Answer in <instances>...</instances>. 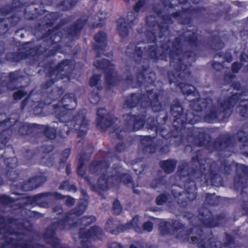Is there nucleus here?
Listing matches in <instances>:
<instances>
[{"label":"nucleus","instance_id":"f257e3e1","mask_svg":"<svg viewBox=\"0 0 248 248\" xmlns=\"http://www.w3.org/2000/svg\"><path fill=\"white\" fill-rule=\"evenodd\" d=\"M238 98L237 94H233L225 99L220 98L215 104L210 98H199L193 100L191 105L193 109L198 112L204 109L205 113L203 119L205 122L210 123L216 119L225 117V112L235 105Z\"/></svg>","mask_w":248,"mask_h":248},{"label":"nucleus","instance_id":"f03ea898","mask_svg":"<svg viewBox=\"0 0 248 248\" xmlns=\"http://www.w3.org/2000/svg\"><path fill=\"white\" fill-rule=\"evenodd\" d=\"M191 218L190 222L192 227L189 229V232L182 229L179 232L177 237L193 243L203 241L202 230L198 226L202 224L206 227H214L218 225L216 219H213L210 212L204 207L200 209L198 217L193 216Z\"/></svg>","mask_w":248,"mask_h":248},{"label":"nucleus","instance_id":"7ed1b4c3","mask_svg":"<svg viewBox=\"0 0 248 248\" xmlns=\"http://www.w3.org/2000/svg\"><path fill=\"white\" fill-rule=\"evenodd\" d=\"M88 126V120L85 113L82 112L75 116L72 121L67 122V124L64 125L61 132V134L62 137H65L68 134V129L69 128L78 130V135L82 136L86 133Z\"/></svg>","mask_w":248,"mask_h":248},{"label":"nucleus","instance_id":"20e7f679","mask_svg":"<svg viewBox=\"0 0 248 248\" xmlns=\"http://www.w3.org/2000/svg\"><path fill=\"white\" fill-rule=\"evenodd\" d=\"M180 188L175 186L172 190V193L174 197L176 198L178 203L182 206L186 205V199L189 201L194 200L197 196L196 189L195 186H192L187 188L185 193H181L179 191Z\"/></svg>","mask_w":248,"mask_h":248},{"label":"nucleus","instance_id":"39448f33","mask_svg":"<svg viewBox=\"0 0 248 248\" xmlns=\"http://www.w3.org/2000/svg\"><path fill=\"white\" fill-rule=\"evenodd\" d=\"M61 104L62 105V107L60 106L55 108V113L61 121H64L65 118L68 116L63 113L64 110L74 109L77 103L73 95L66 94L62 99Z\"/></svg>","mask_w":248,"mask_h":248},{"label":"nucleus","instance_id":"423d86ee","mask_svg":"<svg viewBox=\"0 0 248 248\" xmlns=\"http://www.w3.org/2000/svg\"><path fill=\"white\" fill-rule=\"evenodd\" d=\"M144 116L138 115L137 117L129 114L124 115V124L127 131L138 130L141 128L144 124Z\"/></svg>","mask_w":248,"mask_h":248},{"label":"nucleus","instance_id":"0eeeda50","mask_svg":"<svg viewBox=\"0 0 248 248\" xmlns=\"http://www.w3.org/2000/svg\"><path fill=\"white\" fill-rule=\"evenodd\" d=\"M108 165L105 160L101 162L94 161L91 163L89 170L93 174H99L100 173L103 174L104 172L109 174L111 173L112 171L115 173L117 172L115 169L108 168Z\"/></svg>","mask_w":248,"mask_h":248},{"label":"nucleus","instance_id":"6e6552de","mask_svg":"<svg viewBox=\"0 0 248 248\" xmlns=\"http://www.w3.org/2000/svg\"><path fill=\"white\" fill-rule=\"evenodd\" d=\"M46 181V178L42 176L31 178L25 181L22 186L23 191H28L35 189Z\"/></svg>","mask_w":248,"mask_h":248},{"label":"nucleus","instance_id":"1a4fd4ad","mask_svg":"<svg viewBox=\"0 0 248 248\" xmlns=\"http://www.w3.org/2000/svg\"><path fill=\"white\" fill-rule=\"evenodd\" d=\"M115 170L117 171L116 173L113 171L111 173L112 176L114 177V180L112 181L113 184H117L119 182H122L125 185L130 184L133 186V180L129 174L123 172L120 170Z\"/></svg>","mask_w":248,"mask_h":248},{"label":"nucleus","instance_id":"9d476101","mask_svg":"<svg viewBox=\"0 0 248 248\" xmlns=\"http://www.w3.org/2000/svg\"><path fill=\"white\" fill-rule=\"evenodd\" d=\"M189 141H192L198 146H204L207 145L210 141V138L208 135L203 132H195L194 137L188 138Z\"/></svg>","mask_w":248,"mask_h":248},{"label":"nucleus","instance_id":"9b49d317","mask_svg":"<svg viewBox=\"0 0 248 248\" xmlns=\"http://www.w3.org/2000/svg\"><path fill=\"white\" fill-rule=\"evenodd\" d=\"M13 18L16 19L15 22L12 21L9 17H5L3 15H0V35L6 33L10 26L15 25L18 20V18L16 16H14Z\"/></svg>","mask_w":248,"mask_h":248},{"label":"nucleus","instance_id":"f8f14e48","mask_svg":"<svg viewBox=\"0 0 248 248\" xmlns=\"http://www.w3.org/2000/svg\"><path fill=\"white\" fill-rule=\"evenodd\" d=\"M114 180V177L112 176V174L104 172L102 174L98 180L97 186L98 187L103 190H106L108 186V182L110 180V183Z\"/></svg>","mask_w":248,"mask_h":248},{"label":"nucleus","instance_id":"ddd939ff","mask_svg":"<svg viewBox=\"0 0 248 248\" xmlns=\"http://www.w3.org/2000/svg\"><path fill=\"white\" fill-rule=\"evenodd\" d=\"M103 110V109H99L97 110V115L98 117L97 125L99 128L105 130L111 125L112 121L110 119H108L107 116L102 117L101 115V111Z\"/></svg>","mask_w":248,"mask_h":248},{"label":"nucleus","instance_id":"4468645a","mask_svg":"<svg viewBox=\"0 0 248 248\" xmlns=\"http://www.w3.org/2000/svg\"><path fill=\"white\" fill-rule=\"evenodd\" d=\"M87 206V202L85 201L81 202L78 205V206L69 214L67 219H73V216L74 215L76 216H79L81 215L85 210L86 209Z\"/></svg>","mask_w":248,"mask_h":248},{"label":"nucleus","instance_id":"2eb2a0df","mask_svg":"<svg viewBox=\"0 0 248 248\" xmlns=\"http://www.w3.org/2000/svg\"><path fill=\"white\" fill-rule=\"evenodd\" d=\"M117 30L122 37H125L128 35L129 29L124 19L120 18L118 20Z\"/></svg>","mask_w":248,"mask_h":248},{"label":"nucleus","instance_id":"dca6fc26","mask_svg":"<svg viewBox=\"0 0 248 248\" xmlns=\"http://www.w3.org/2000/svg\"><path fill=\"white\" fill-rule=\"evenodd\" d=\"M102 233V230L97 226L91 227L85 233L84 236H82V232H80V235L85 237H99Z\"/></svg>","mask_w":248,"mask_h":248},{"label":"nucleus","instance_id":"f3484780","mask_svg":"<svg viewBox=\"0 0 248 248\" xmlns=\"http://www.w3.org/2000/svg\"><path fill=\"white\" fill-rule=\"evenodd\" d=\"M160 165L166 173H170L174 170L176 162L173 160H167L160 162Z\"/></svg>","mask_w":248,"mask_h":248},{"label":"nucleus","instance_id":"a211bd4d","mask_svg":"<svg viewBox=\"0 0 248 248\" xmlns=\"http://www.w3.org/2000/svg\"><path fill=\"white\" fill-rule=\"evenodd\" d=\"M151 98L147 96L146 95H143L142 96L141 99L140 100V104L141 106L143 107H146L147 106L150 105H152L153 109L155 111H158L160 109V106L158 103L156 106H154L153 105V102L151 101Z\"/></svg>","mask_w":248,"mask_h":248},{"label":"nucleus","instance_id":"6ab92c4d","mask_svg":"<svg viewBox=\"0 0 248 248\" xmlns=\"http://www.w3.org/2000/svg\"><path fill=\"white\" fill-rule=\"evenodd\" d=\"M132 228L134 229L135 231L138 232H142V229L139 224V217L138 216L134 217L130 222L127 223L124 227V229L123 230H125L127 229H131Z\"/></svg>","mask_w":248,"mask_h":248},{"label":"nucleus","instance_id":"aec40b11","mask_svg":"<svg viewBox=\"0 0 248 248\" xmlns=\"http://www.w3.org/2000/svg\"><path fill=\"white\" fill-rule=\"evenodd\" d=\"M238 108L242 116L248 117V99L241 100L239 103Z\"/></svg>","mask_w":248,"mask_h":248},{"label":"nucleus","instance_id":"412c9836","mask_svg":"<svg viewBox=\"0 0 248 248\" xmlns=\"http://www.w3.org/2000/svg\"><path fill=\"white\" fill-rule=\"evenodd\" d=\"M159 230L163 234L171 233L173 232L172 225L166 221H162L160 223Z\"/></svg>","mask_w":248,"mask_h":248},{"label":"nucleus","instance_id":"4be33fe9","mask_svg":"<svg viewBox=\"0 0 248 248\" xmlns=\"http://www.w3.org/2000/svg\"><path fill=\"white\" fill-rule=\"evenodd\" d=\"M238 140L243 142V148L245 150H248V134L243 131H240L237 134Z\"/></svg>","mask_w":248,"mask_h":248},{"label":"nucleus","instance_id":"5701e85b","mask_svg":"<svg viewBox=\"0 0 248 248\" xmlns=\"http://www.w3.org/2000/svg\"><path fill=\"white\" fill-rule=\"evenodd\" d=\"M94 38L97 43V46L102 47L105 46V42L106 40V35L104 32H99L94 36Z\"/></svg>","mask_w":248,"mask_h":248},{"label":"nucleus","instance_id":"b1692460","mask_svg":"<svg viewBox=\"0 0 248 248\" xmlns=\"http://www.w3.org/2000/svg\"><path fill=\"white\" fill-rule=\"evenodd\" d=\"M126 82L129 85H133V82H137L139 84H142L144 81V78L143 74L140 73L137 77L136 79H133L132 76H128L126 79Z\"/></svg>","mask_w":248,"mask_h":248},{"label":"nucleus","instance_id":"393cba45","mask_svg":"<svg viewBox=\"0 0 248 248\" xmlns=\"http://www.w3.org/2000/svg\"><path fill=\"white\" fill-rule=\"evenodd\" d=\"M171 112L175 117H178L182 114L183 108L179 103H176L171 107Z\"/></svg>","mask_w":248,"mask_h":248},{"label":"nucleus","instance_id":"a878e982","mask_svg":"<svg viewBox=\"0 0 248 248\" xmlns=\"http://www.w3.org/2000/svg\"><path fill=\"white\" fill-rule=\"evenodd\" d=\"M31 129L32 128L30 124H20L19 125L18 133L21 135L29 134L31 132Z\"/></svg>","mask_w":248,"mask_h":248},{"label":"nucleus","instance_id":"bb28decb","mask_svg":"<svg viewBox=\"0 0 248 248\" xmlns=\"http://www.w3.org/2000/svg\"><path fill=\"white\" fill-rule=\"evenodd\" d=\"M140 102L138 96L136 94H132L126 101L125 105L129 108L134 107Z\"/></svg>","mask_w":248,"mask_h":248},{"label":"nucleus","instance_id":"cd10ccee","mask_svg":"<svg viewBox=\"0 0 248 248\" xmlns=\"http://www.w3.org/2000/svg\"><path fill=\"white\" fill-rule=\"evenodd\" d=\"M94 65L98 68H108V67H110L111 70L112 69L111 67H113V64L110 63L108 61L106 60H103L99 62H95Z\"/></svg>","mask_w":248,"mask_h":248},{"label":"nucleus","instance_id":"c85d7f7f","mask_svg":"<svg viewBox=\"0 0 248 248\" xmlns=\"http://www.w3.org/2000/svg\"><path fill=\"white\" fill-rule=\"evenodd\" d=\"M45 135L47 138L53 140L56 136V129L53 127H47L45 130Z\"/></svg>","mask_w":248,"mask_h":248},{"label":"nucleus","instance_id":"c756f323","mask_svg":"<svg viewBox=\"0 0 248 248\" xmlns=\"http://www.w3.org/2000/svg\"><path fill=\"white\" fill-rule=\"evenodd\" d=\"M224 139L218 138L214 143L215 148L217 150H221L227 147V142H224Z\"/></svg>","mask_w":248,"mask_h":248},{"label":"nucleus","instance_id":"7c9ffc66","mask_svg":"<svg viewBox=\"0 0 248 248\" xmlns=\"http://www.w3.org/2000/svg\"><path fill=\"white\" fill-rule=\"evenodd\" d=\"M170 196L169 195L162 194L159 195L156 199V202L158 205H162L170 200Z\"/></svg>","mask_w":248,"mask_h":248},{"label":"nucleus","instance_id":"2f4dec72","mask_svg":"<svg viewBox=\"0 0 248 248\" xmlns=\"http://www.w3.org/2000/svg\"><path fill=\"white\" fill-rule=\"evenodd\" d=\"M180 88L181 89L182 93L185 94H190L192 92L194 91V88L189 85H186L181 84Z\"/></svg>","mask_w":248,"mask_h":248},{"label":"nucleus","instance_id":"473e14b6","mask_svg":"<svg viewBox=\"0 0 248 248\" xmlns=\"http://www.w3.org/2000/svg\"><path fill=\"white\" fill-rule=\"evenodd\" d=\"M113 210L116 215H119L122 211V206L117 200H115L113 203Z\"/></svg>","mask_w":248,"mask_h":248},{"label":"nucleus","instance_id":"72a5a7b5","mask_svg":"<svg viewBox=\"0 0 248 248\" xmlns=\"http://www.w3.org/2000/svg\"><path fill=\"white\" fill-rule=\"evenodd\" d=\"M10 130H5L2 131L0 134V142L2 144H5L6 143V140L8 138L7 136L10 133Z\"/></svg>","mask_w":248,"mask_h":248},{"label":"nucleus","instance_id":"f704fd0d","mask_svg":"<svg viewBox=\"0 0 248 248\" xmlns=\"http://www.w3.org/2000/svg\"><path fill=\"white\" fill-rule=\"evenodd\" d=\"M69 61L67 60L62 61L58 65L57 68L58 70L62 71L66 70L69 67Z\"/></svg>","mask_w":248,"mask_h":248},{"label":"nucleus","instance_id":"c9c22d12","mask_svg":"<svg viewBox=\"0 0 248 248\" xmlns=\"http://www.w3.org/2000/svg\"><path fill=\"white\" fill-rule=\"evenodd\" d=\"M115 77H116L115 73H114L113 72H111V73H109L108 72H107V74H106V79L109 84H112L113 80L115 78Z\"/></svg>","mask_w":248,"mask_h":248},{"label":"nucleus","instance_id":"e433bc0d","mask_svg":"<svg viewBox=\"0 0 248 248\" xmlns=\"http://www.w3.org/2000/svg\"><path fill=\"white\" fill-rule=\"evenodd\" d=\"M164 184L163 179L159 178L154 180L151 184V186L153 188H156Z\"/></svg>","mask_w":248,"mask_h":248},{"label":"nucleus","instance_id":"4c0bfd02","mask_svg":"<svg viewBox=\"0 0 248 248\" xmlns=\"http://www.w3.org/2000/svg\"><path fill=\"white\" fill-rule=\"evenodd\" d=\"M142 54V52L140 48H136L134 54L135 61L138 62L140 60Z\"/></svg>","mask_w":248,"mask_h":248},{"label":"nucleus","instance_id":"58836bf2","mask_svg":"<svg viewBox=\"0 0 248 248\" xmlns=\"http://www.w3.org/2000/svg\"><path fill=\"white\" fill-rule=\"evenodd\" d=\"M83 159V158L82 157L80 158L79 160L80 164L78 168V173L79 175L81 176H83L85 174V171L84 170H82V167L83 166V163L82 162Z\"/></svg>","mask_w":248,"mask_h":248},{"label":"nucleus","instance_id":"ea45409f","mask_svg":"<svg viewBox=\"0 0 248 248\" xmlns=\"http://www.w3.org/2000/svg\"><path fill=\"white\" fill-rule=\"evenodd\" d=\"M100 80V76L99 75H95L90 79V85L93 86H95Z\"/></svg>","mask_w":248,"mask_h":248},{"label":"nucleus","instance_id":"a19ab883","mask_svg":"<svg viewBox=\"0 0 248 248\" xmlns=\"http://www.w3.org/2000/svg\"><path fill=\"white\" fill-rule=\"evenodd\" d=\"M142 228L144 231L150 232L153 229V223L149 221L145 222L142 225Z\"/></svg>","mask_w":248,"mask_h":248},{"label":"nucleus","instance_id":"79ce46f5","mask_svg":"<svg viewBox=\"0 0 248 248\" xmlns=\"http://www.w3.org/2000/svg\"><path fill=\"white\" fill-rule=\"evenodd\" d=\"M187 166L186 164H182L179 167V170L180 171V175L181 176H185L188 175V173L186 171Z\"/></svg>","mask_w":248,"mask_h":248},{"label":"nucleus","instance_id":"37998d69","mask_svg":"<svg viewBox=\"0 0 248 248\" xmlns=\"http://www.w3.org/2000/svg\"><path fill=\"white\" fill-rule=\"evenodd\" d=\"M172 226L173 231H179L180 229L183 228V225L178 221H175L173 223Z\"/></svg>","mask_w":248,"mask_h":248},{"label":"nucleus","instance_id":"c03bdc74","mask_svg":"<svg viewBox=\"0 0 248 248\" xmlns=\"http://www.w3.org/2000/svg\"><path fill=\"white\" fill-rule=\"evenodd\" d=\"M26 93L22 91H18L14 93V98L15 100H19Z\"/></svg>","mask_w":248,"mask_h":248},{"label":"nucleus","instance_id":"a18cd8bd","mask_svg":"<svg viewBox=\"0 0 248 248\" xmlns=\"http://www.w3.org/2000/svg\"><path fill=\"white\" fill-rule=\"evenodd\" d=\"M19 119V115L17 113L12 114L9 118V121L11 124H15Z\"/></svg>","mask_w":248,"mask_h":248},{"label":"nucleus","instance_id":"49530a36","mask_svg":"<svg viewBox=\"0 0 248 248\" xmlns=\"http://www.w3.org/2000/svg\"><path fill=\"white\" fill-rule=\"evenodd\" d=\"M147 122L149 125V128L152 129L155 127L156 122L153 118H149Z\"/></svg>","mask_w":248,"mask_h":248},{"label":"nucleus","instance_id":"de8ad7c7","mask_svg":"<svg viewBox=\"0 0 248 248\" xmlns=\"http://www.w3.org/2000/svg\"><path fill=\"white\" fill-rule=\"evenodd\" d=\"M241 67V64L240 63L234 62L232 65V70L233 72L237 73Z\"/></svg>","mask_w":248,"mask_h":248},{"label":"nucleus","instance_id":"09e8293b","mask_svg":"<svg viewBox=\"0 0 248 248\" xmlns=\"http://www.w3.org/2000/svg\"><path fill=\"white\" fill-rule=\"evenodd\" d=\"M213 241L211 240H208L207 242H205L201 245L203 248H212Z\"/></svg>","mask_w":248,"mask_h":248},{"label":"nucleus","instance_id":"8fccbe9b","mask_svg":"<svg viewBox=\"0 0 248 248\" xmlns=\"http://www.w3.org/2000/svg\"><path fill=\"white\" fill-rule=\"evenodd\" d=\"M176 70L177 72L182 71V72L178 74V76H179L180 77H183L184 73H185V70H186V66L185 65H182L179 67H177L176 68Z\"/></svg>","mask_w":248,"mask_h":248},{"label":"nucleus","instance_id":"3c124183","mask_svg":"<svg viewBox=\"0 0 248 248\" xmlns=\"http://www.w3.org/2000/svg\"><path fill=\"white\" fill-rule=\"evenodd\" d=\"M45 236L46 238V239L50 238L52 240L55 239L54 232L53 231H52L47 230L46 231V233H45Z\"/></svg>","mask_w":248,"mask_h":248},{"label":"nucleus","instance_id":"603ef678","mask_svg":"<svg viewBox=\"0 0 248 248\" xmlns=\"http://www.w3.org/2000/svg\"><path fill=\"white\" fill-rule=\"evenodd\" d=\"M75 201L74 199L71 197L68 196L67 200L65 202V204L68 206H71L75 204Z\"/></svg>","mask_w":248,"mask_h":248},{"label":"nucleus","instance_id":"864d4df0","mask_svg":"<svg viewBox=\"0 0 248 248\" xmlns=\"http://www.w3.org/2000/svg\"><path fill=\"white\" fill-rule=\"evenodd\" d=\"M135 18V16L133 12H130L128 13L127 16V20L129 22H132Z\"/></svg>","mask_w":248,"mask_h":248},{"label":"nucleus","instance_id":"5fc2aeb1","mask_svg":"<svg viewBox=\"0 0 248 248\" xmlns=\"http://www.w3.org/2000/svg\"><path fill=\"white\" fill-rule=\"evenodd\" d=\"M97 16L99 20L103 21L106 18V13L102 10H100L97 14Z\"/></svg>","mask_w":248,"mask_h":248},{"label":"nucleus","instance_id":"6e6d98bb","mask_svg":"<svg viewBox=\"0 0 248 248\" xmlns=\"http://www.w3.org/2000/svg\"><path fill=\"white\" fill-rule=\"evenodd\" d=\"M144 2L142 0H139L134 6V10L135 12H138L140 8L143 5Z\"/></svg>","mask_w":248,"mask_h":248},{"label":"nucleus","instance_id":"4d7b16f0","mask_svg":"<svg viewBox=\"0 0 248 248\" xmlns=\"http://www.w3.org/2000/svg\"><path fill=\"white\" fill-rule=\"evenodd\" d=\"M144 2L142 0H139L134 6V10L135 12H138L140 8L143 5Z\"/></svg>","mask_w":248,"mask_h":248},{"label":"nucleus","instance_id":"13d9d810","mask_svg":"<svg viewBox=\"0 0 248 248\" xmlns=\"http://www.w3.org/2000/svg\"><path fill=\"white\" fill-rule=\"evenodd\" d=\"M18 76L19 73L18 72L11 73L10 75V78L11 80V81H13L18 79Z\"/></svg>","mask_w":248,"mask_h":248},{"label":"nucleus","instance_id":"bf43d9fd","mask_svg":"<svg viewBox=\"0 0 248 248\" xmlns=\"http://www.w3.org/2000/svg\"><path fill=\"white\" fill-rule=\"evenodd\" d=\"M106 228L108 230H111L113 228V221L112 219L109 218L106 223Z\"/></svg>","mask_w":248,"mask_h":248},{"label":"nucleus","instance_id":"052dcab7","mask_svg":"<svg viewBox=\"0 0 248 248\" xmlns=\"http://www.w3.org/2000/svg\"><path fill=\"white\" fill-rule=\"evenodd\" d=\"M70 185L68 181H65L62 183L60 186V188L62 189H68Z\"/></svg>","mask_w":248,"mask_h":248},{"label":"nucleus","instance_id":"680f3d73","mask_svg":"<svg viewBox=\"0 0 248 248\" xmlns=\"http://www.w3.org/2000/svg\"><path fill=\"white\" fill-rule=\"evenodd\" d=\"M213 66L214 69L217 70H220L223 68L222 65L219 62H215L213 64Z\"/></svg>","mask_w":248,"mask_h":248},{"label":"nucleus","instance_id":"e2e57ef3","mask_svg":"<svg viewBox=\"0 0 248 248\" xmlns=\"http://www.w3.org/2000/svg\"><path fill=\"white\" fill-rule=\"evenodd\" d=\"M224 58L228 62H231L232 61V56L230 53L227 52L225 53Z\"/></svg>","mask_w":248,"mask_h":248},{"label":"nucleus","instance_id":"0e129e2a","mask_svg":"<svg viewBox=\"0 0 248 248\" xmlns=\"http://www.w3.org/2000/svg\"><path fill=\"white\" fill-rule=\"evenodd\" d=\"M1 201L5 203H7L11 201L10 198L7 196L3 195L1 197Z\"/></svg>","mask_w":248,"mask_h":248},{"label":"nucleus","instance_id":"69168bd1","mask_svg":"<svg viewBox=\"0 0 248 248\" xmlns=\"http://www.w3.org/2000/svg\"><path fill=\"white\" fill-rule=\"evenodd\" d=\"M15 248H31L30 244H27V243H24L22 246L17 245L16 246Z\"/></svg>","mask_w":248,"mask_h":248},{"label":"nucleus","instance_id":"338daca9","mask_svg":"<svg viewBox=\"0 0 248 248\" xmlns=\"http://www.w3.org/2000/svg\"><path fill=\"white\" fill-rule=\"evenodd\" d=\"M70 150L69 149H66L63 152L62 155L65 159H66L70 155Z\"/></svg>","mask_w":248,"mask_h":248},{"label":"nucleus","instance_id":"774afa93","mask_svg":"<svg viewBox=\"0 0 248 248\" xmlns=\"http://www.w3.org/2000/svg\"><path fill=\"white\" fill-rule=\"evenodd\" d=\"M145 245L143 244H138L137 245H132L130 248H144Z\"/></svg>","mask_w":248,"mask_h":248}]
</instances>
